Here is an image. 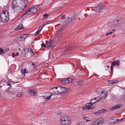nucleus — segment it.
Instances as JSON below:
<instances>
[{
    "label": "nucleus",
    "mask_w": 125,
    "mask_h": 125,
    "mask_svg": "<svg viewBox=\"0 0 125 125\" xmlns=\"http://www.w3.org/2000/svg\"><path fill=\"white\" fill-rule=\"evenodd\" d=\"M112 32L111 31H110L109 33V34H112Z\"/></svg>",
    "instance_id": "nucleus-55"
},
{
    "label": "nucleus",
    "mask_w": 125,
    "mask_h": 125,
    "mask_svg": "<svg viewBox=\"0 0 125 125\" xmlns=\"http://www.w3.org/2000/svg\"><path fill=\"white\" fill-rule=\"evenodd\" d=\"M106 9L105 6L102 5L100 8L98 10V12L100 13L105 11Z\"/></svg>",
    "instance_id": "nucleus-14"
},
{
    "label": "nucleus",
    "mask_w": 125,
    "mask_h": 125,
    "mask_svg": "<svg viewBox=\"0 0 125 125\" xmlns=\"http://www.w3.org/2000/svg\"><path fill=\"white\" fill-rule=\"evenodd\" d=\"M109 33H107L106 34V36H108L109 35Z\"/></svg>",
    "instance_id": "nucleus-57"
},
{
    "label": "nucleus",
    "mask_w": 125,
    "mask_h": 125,
    "mask_svg": "<svg viewBox=\"0 0 125 125\" xmlns=\"http://www.w3.org/2000/svg\"><path fill=\"white\" fill-rule=\"evenodd\" d=\"M104 119L103 118H99L93 122L91 125H101L104 122Z\"/></svg>",
    "instance_id": "nucleus-5"
},
{
    "label": "nucleus",
    "mask_w": 125,
    "mask_h": 125,
    "mask_svg": "<svg viewBox=\"0 0 125 125\" xmlns=\"http://www.w3.org/2000/svg\"><path fill=\"white\" fill-rule=\"evenodd\" d=\"M6 51H8L9 50L8 49H6Z\"/></svg>",
    "instance_id": "nucleus-58"
},
{
    "label": "nucleus",
    "mask_w": 125,
    "mask_h": 125,
    "mask_svg": "<svg viewBox=\"0 0 125 125\" xmlns=\"http://www.w3.org/2000/svg\"><path fill=\"white\" fill-rule=\"evenodd\" d=\"M42 29V28L41 26H40L39 27V31H40Z\"/></svg>",
    "instance_id": "nucleus-47"
},
{
    "label": "nucleus",
    "mask_w": 125,
    "mask_h": 125,
    "mask_svg": "<svg viewBox=\"0 0 125 125\" xmlns=\"http://www.w3.org/2000/svg\"><path fill=\"white\" fill-rule=\"evenodd\" d=\"M112 81L110 80H109L107 82V83H108V84L109 85H110L111 84H112Z\"/></svg>",
    "instance_id": "nucleus-31"
},
{
    "label": "nucleus",
    "mask_w": 125,
    "mask_h": 125,
    "mask_svg": "<svg viewBox=\"0 0 125 125\" xmlns=\"http://www.w3.org/2000/svg\"><path fill=\"white\" fill-rule=\"evenodd\" d=\"M83 119H86H86H87L88 118L87 117H86V116H84L83 117Z\"/></svg>",
    "instance_id": "nucleus-48"
},
{
    "label": "nucleus",
    "mask_w": 125,
    "mask_h": 125,
    "mask_svg": "<svg viewBox=\"0 0 125 125\" xmlns=\"http://www.w3.org/2000/svg\"><path fill=\"white\" fill-rule=\"evenodd\" d=\"M10 92H8V93H9V94H10Z\"/></svg>",
    "instance_id": "nucleus-60"
},
{
    "label": "nucleus",
    "mask_w": 125,
    "mask_h": 125,
    "mask_svg": "<svg viewBox=\"0 0 125 125\" xmlns=\"http://www.w3.org/2000/svg\"><path fill=\"white\" fill-rule=\"evenodd\" d=\"M65 15L64 14H62V16L61 17V19L62 20H63V19H65Z\"/></svg>",
    "instance_id": "nucleus-37"
},
{
    "label": "nucleus",
    "mask_w": 125,
    "mask_h": 125,
    "mask_svg": "<svg viewBox=\"0 0 125 125\" xmlns=\"http://www.w3.org/2000/svg\"><path fill=\"white\" fill-rule=\"evenodd\" d=\"M44 26H45V25H44V24H43V25H42V27H44Z\"/></svg>",
    "instance_id": "nucleus-61"
},
{
    "label": "nucleus",
    "mask_w": 125,
    "mask_h": 125,
    "mask_svg": "<svg viewBox=\"0 0 125 125\" xmlns=\"http://www.w3.org/2000/svg\"><path fill=\"white\" fill-rule=\"evenodd\" d=\"M86 122H88V121H90V120H89L88 119H86Z\"/></svg>",
    "instance_id": "nucleus-56"
},
{
    "label": "nucleus",
    "mask_w": 125,
    "mask_h": 125,
    "mask_svg": "<svg viewBox=\"0 0 125 125\" xmlns=\"http://www.w3.org/2000/svg\"><path fill=\"white\" fill-rule=\"evenodd\" d=\"M41 46L42 47H44L45 48L46 47L47 48H48L47 47V45H46L44 43H42L41 44Z\"/></svg>",
    "instance_id": "nucleus-36"
},
{
    "label": "nucleus",
    "mask_w": 125,
    "mask_h": 125,
    "mask_svg": "<svg viewBox=\"0 0 125 125\" xmlns=\"http://www.w3.org/2000/svg\"><path fill=\"white\" fill-rule=\"evenodd\" d=\"M122 104H117L115 106H113L112 108H111L110 109L111 110H113L115 109L119 108L122 107Z\"/></svg>",
    "instance_id": "nucleus-15"
},
{
    "label": "nucleus",
    "mask_w": 125,
    "mask_h": 125,
    "mask_svg": "<svg viewBox=\"0 0 125 125\" xmlns=\"http://www.w3.org/2000/svg\"><path fill=\"white\" fill-rule=\"evenodd\" d=\"M7 85L8 86H11V84L10 82H8Z\"/></svg>",
    "instance_id": "nucleus-50"
},
{
    "label": "nucleus",
    "mask_w": 125,
    "mask_h": 125,
    "mask_svg": "<svg viewBox=\"0 0 125 125\" xmlns=\"http://www.w3.org/2000/svg\"><path fill=\"white\" fill-rule=\"evenodd\" d=\"M43 15L45 17V18H44V19H45L48 16V14L46 13L44 14Z\"/></svg>",
    "instance_id": "nucleus-40"
},
{
    "label": "nucleus",
    "mask_w": 125,
    "mask_h": 125,
    "mask_svg": "<svg viewBox=\"0 0 125 125\" xmlns=\"http://www.w3.org/2000/svg\"><path fill=\"white\" fill-rule=\"evenodd\" d=\"M122 119H117L116 120V122H115V123H116L117 122H118V121H120L121 120H122Z\"/></svg>",
    "instance_id": "nucleus-43"
},
{
    "label": "nucleus",
    "mask_w": 125,
    "mask_h": 125,
    "mask_svg": "<svg viewBox=\"0 0 125 125\" xmlns=\"http://www.w3.org/2000/svg\"><path fill=\"white\" fill-rule=\"evenodd\" d=\"M89 108H90V109H93V107L92 106H89Z\"/></svg>",
    "instance_id": "nucleus-52"
},
{
    "label": "nucleus",
    "mask_w": 125,
    "mask_h": 125,
    "mask_svg": "<svg viewBox=\"0 0 125 125\" xmlns=\"http://www.w3.org/2000/svg\"><path fill=\"white\" fill-rule=\"evenodd\" d=\"M71 50H70V49L69 48V49H67L66 50V51H65V53L64 54H66L68 53H69V52Z\"/></svg>",
    "instance_id": "nucleus-29"
},
{
    "label": "nucleus",
    "mask_w": 125,
    "mask_h": 125,
    "mask_svg": "<svg viewBox=\"0 0 125 125\" xmlns=\"http://www.w3.org/2000/svg\"><path fill=\"white\" fill-rule=\"evenodd\" d=\"M60 24H58V25H60Z\"/></svg>",
    "instance_id": "nucleus-63"
},
{
    "label": "nucleus",
    "mask_w": 125,
    "mask_h": 125,
    "mask_svg": "<svg viewBox=\"0 0 125 125\" xmlns=\"http://www.w3.org/2000/svg\"><path fill=\"white\" fill-rule=\"evenodd\" d=\"M84 83V82L82 80H80L78 83L77 84L78 85H82Z\"/></svg>",
    "instance_id": "nucleus-22"
},
{
    "label": "nucleus",
    "mask_w": 125,
    "mask_h": 125,
    "mask_svg": "<svg viewBox=\"0 0 125 125\" xmlns=\"http://www.w3.org/2000/svg\"><path fill=\"white\" fill-rule=\"evenodd\" d=\"M116 118L115 116L109 118L108 120V123L110 124H112L115 123Z\"/></svg>",
    "instance_id": "nucleus-11"
},
{
    "label": "nucleus",
    "mask_w": 125,
    "mask_h": 125,
    "mask_svg": "<svg viewBox=\"0 0 125 125\" xmlns=\"http://www.w3.org/2000/svg\"><path fill=\"white\" fill-rule=\"evenodd\" d=\"M64 31V29H61L58 30L57 32H55L54 33V35L56 37H59L60 36L62 33Z\"/></svg>",
    "instance_id": "nucleus-10"
},
{
    "label": "nucleus",
    "mask_w": 125,
    "mask_h": 125,
    "mask_svg": "<svg viewBox=\"0 0 125 125\" xmlns=\"http://www.w3.org/2000/svg\"><path fill=\"white\" fill-rule=\"evenodd\" d=\"M32 51V49L31 48H25L23 49L22 52V54L23 56H26V54L29 51Z\"/></svg>",
    "instance_id": "nucleus-9"
},
{
    "label": "nucleus",
    "mask_w": 125,
    "mask_h": 125,
    "mask_svg": "<svg viewBox=\"0 0 125 125\" xmlns=\"http://www.w3.org/2000/svg\"><path fill=\"white\" fill-rule=\"evenodd\" d=\"M75 17V15L74 14H72L68 17L66 22H64L63 24L62 23H61V25L65 26L70 24L73 21Z\"/></svg>",
    "instance_id": "nucleus-3"
},
{
    "label": "nucleus",
    "mask_w": 125,
    "mask_h": 125,
    "mask_svg": "<svg viewBox=\"0 0 125 125\" xmlns=\"http://www.w3.org/2000/svg\"><path fill=\"white\" fill-rule=\"evenodd\" d=\"M100 111H101L100 110L97 111L95 113V114L97 115H98L100 114Z\"/></svg>",
    "instance_id": "nucleus-34"
},
{
    "label": "nucleus",
    "mask_w": 125,
    "mask_h": 125,
    "mask_svg": "<svg viewBox=\"0 0 125 125\" xmlns=\"http://www.w3.org/2000/svg\"><path fill=\"white\" fill-rule=\"evenodd\" d=\"M13 93H12V94H13Z\"/></svg>",
    "instance_id": "nucleus-64"
},
{
    "label": "nucleus",
    "mask_w": 125,
    "mask_h": 125,
    "mask_svg": "<svg viewBox=\"0 0 125 125\" xmlns=\"http://www.w3.org/2000/svg\"><path fill=\"white\" fill-rule=\"evenodd\" d=\"M72 81V79L70 78H64L62 80V82L64 83H69Z\"/></svg>",
    "instance_id": "nucleus-12"
},
{
    "label": "nucleus",
    "mask_w": 125,
    "mask_h": 125,
    "mask_svg": "<svg viewBox=\"0 0 125 125\" xmlns=\"http://www.w3.org/2000/svg\"><path fill=\"white\" fill-rule=\"evenodd\" d=\"M100 110V111H102V112H103V113L105 112L106 111V110H105V109H103L102 110Z\"/></svg>",
    "instance_id": "nucleus-44"
},
{
    "label": "nucleus",
    "mask_w": 125,
    "mask_h": 125,
    "mask_svg": "<svg viewBox=\"0 0 125 125\" xmlns=\"http://www.w3.org/2000/svg\"><path fill=\"white\" fill-rule=\"evenodd\" d=\"M90 101L92 102H91L92 103H93V104L94 103H95L97 101H96V100L94 98L91 99Z\"/></svg>",
    "instance_id": "nucleus-28"
},
{
    "label": "nucleus",
    "mask_w": 125,
    "mask_h": 125,
    "mask_svg": "<svg viewBox=\"0 0 125 125\" xmlns=\"http://www.w3.org/2000/svg\"><path fill=\"white\" fill-rule=\"evenodd\" d=\"M11 7L13 10L17 12L21 11V6L19 3H18L16 0H13L12 4Z\"/></svg>",
    "instance_id": "nucleus-1"
},
{
    "label": "nucleus",
    "mask_w": 125,
    "mask_h": 125,
    "mask_svg": "<svg viewBox=\"0 0 125 125\" xmlns=\"http://www.w3.org/2000/svg\"><path fill=\"white\" fill-rule=\"evenodd\" d=\"M90 110L89 108V106H87L86 110Z\"/></svg>",
    "instance_id": "nucleus-45"
},
{
    "label": "nucleus",
    "mask_w": 125,
    "mask_h": 125,
    "mask_svg": "<svg viewBox=\"0 0 125 125\" xmlns=\"http://www.w3.org/2000/svg\"><path fill=\"white\" fill-rule=\"evenodd\" d=\"M23 4L22 5V7H24V8H25L27 6L28 4V0H22Z\"/></svg>",
    "instance_id": "nucleus-19"
},
{
    "label": "nucleus",
    "mask_w": 125,
    "mask_h": 125,
    "mask_svg": "<svg viewBox=\"0 0 125 125\" xmlns=\"http://www.w3.org/2000/svg\"><path fill=\"white\" fill-rule=\"evenodd\" d=\"M24 28V27L23 25L21 24H20L17 27V28L15 29V30L16 31H18Z\"/></svg>",
    "instance_id": "nucleus-17"
},
{
    "label": "nucleus",
    "mask_w": 125,
    "mask_h": 125,
    "mask_svg": "<svg viewBox=\"0 0 125 125\" xmlns=\"http://www.w3.org/2000/svg\"><path fill=\"white\" fill-rule=\"evenodd\" d=\"M40 31H39V30H38L35 33V36H36L40 32Z\"/></svg>",
    "instance_id": "nucleus-39"
},
{
    "label": "nucleus",
    "mask_w": 125,
    "mask_h": 125,
    "mask_svg": "<svg viewBox=\"0 0 125 125\" xmlns=\"http://www.w3.org/2000/svg\"><path fill=\"white\" fill-rule=\"evenodd\" d=\"M109 64H111L110 68L111 71H112L113 70V66H115V65L118 66L120 64V63L119 60H117L115 61L114 63L111 62H110L108 63L107 66H106L107 68L109 67Z\"/></svg>",
    "instance_id": "nucleus-4"
},
{
    "label": "nucleus",
    "mask_w": 125,
    "mask_h": 125,
    "mask_svg": "<svg viewBox=\"0 0 125 125\" xmlns=\"http://www.w3.org/2000/svg\"><path fill=\"white\" fill-rule=\"evenodd\" d=\"M30 53H31L32 55H35V53H34L33 52L32 50V51H30Z\"/></svg>",
    "instance_id": "nucleus-42"
},
{
    "label": "nucleus",
    "mask_w": 125,
    "mask_h": 125,
    "mask_svg": "<svg viewBox=\"0 0 125 125\" xmlns=\"http://www.w3.org/2000/svg\"><path fill=\"white\" fill-rule=\"evenodd\" d=\"M51 41V42H52V43H51V48H53L55 46L54 43L52 40L51 41Z\"/></svg>",
    "instance_id": "nucleus-23"
},
{
    "label": "nucleus",
    "mask_w": 125,
    "mask_h": 125,
    "mask_svg": "<svg viewBox=\"0 0 125 125\" xmlns=\"http://www.w3.org/2000/svg\"><path fill=\"white\" fill-rule=\"evenodd\" d=\"M118 82V81H112V84H115Z\"/></svg>",
    "instance_id": "nucleus-35"
},
{
    "label": "nucleus",
    "mask_w": 125,
    "mask_h": 125,
    "mask_svg": "<svg viewBox=\"0 0 125 125\" xmlns=\"http://www.w3.org/2000/svg\"><path fill=\"white\" fill-rule=\"evenodd\" d=\"M107 93L105 91H102L101 93L100 97L102 99L105 98L107 96Z\"/></svg>",
    "instance_id": "nucleus-13"
},
{
    "label": "nucleus",
    "mask_w": 125,
    "mask_h": 125,
    "mask_svg": "<svg viewBox=\"0 0 125 125\" xmlns=\"http://www.w3.org/2000/svg\"><path fill=\"white\" fill-rule=\"evenodd\" d=\"M29 94L33 96H34L36 95L34 91L32 89H29L28 91Z\"/></svg>",
    "instance_id": "nucleus-18"
},
{
    "label": "nucleus",
    "mask_w": 125,
    "mask_h": 125,
    "mask_svg": "<svg viewBox=\"0 0 125 125\" xmlns=\"http://www.w3.org/2000/svg\"><path fill=\"white\" fill-rule=\"evenodd\" d=\"M12 56L13 57H14L15 56L14 53H13L12 54Z\"/></svg>",
    "instance_id": "nucleus-49"
},
{
    "label": "nucleus",
    "mask_w": 125,
    "mask_h": 125,
    "mask_svg": "<svg viewBox=\"0 0 125 125\" xmlns=\"http://www.w3.org/2000/svg\"><path fill=\"white\" fill-rule=\"evenodd\" d=\"M5 52V51L4 50L2 49L1 48H0V54H3Z\"/></svg>",
    "instance_id": "nucleus-26"
},
{
    "label": "nucleus",
    "mask_w": 125,
    "mask_h": 125,
    "mask_svg": "<svg viewBox=\"0 0 125 125\" xmlns=\"http://www.w3.org/2000/svg\"><path fill=\"white\" fill-rule=\"evenodd\" d=\"M54 92L53 93L54 95H55L56 94H58V91L57 88H56V87L54 88Z\"/></svg>",
    "instance_id": "nucleus-21"
},
{
    "label": "nucleus",
    "mask_w": 125,
    "mask_h": 125,
    "mask_svg": "<svg viewBox=\"0 0 125 125\" xmlns=\"http://www.w3.org/2000/svg\"><path fill=\"white\" fill-rule=\"evenodd\" d=\"M61 113V111L59 110L57 112V113L58 114H60Z\"/></svg>",
    "instance_id": "nucleus-46"
},
{
    "label": "nucleus",
    "mask_w": 125,
    "mask_h": 125,
    "mask_svg": "<svg viewBox=\"0 0 125 125\" xmlns=\"http://www.w3.org/2000/svg\"><path fill=\"white\" fill-rule=\"evenodd\" d=\"M23 73H27V72H26V69H25L24 70Z\"/></svg>",
    "instance_id": "nucleus-51"
},
{
    "label": "nucleus",
    "mask_w": 125,
    "mask_h": 125,
    "mask_svg": "<svg viewBox=\"0 0 125 125\" xmlns=\"http://www.w3.org/2000/svg\"><path fill=\"white\" fill-rule=\"evenodd\" d=\"M19 54V53H18V52H17L16 53V54H15V56H18V55Z\"/></svg>",
    "instance_id": "nucleus-53"
},
{
    "label": "nucleus",
    "mask_w": 125,
    "mask_h": 125,
    "mask_svg": "<svg viewBox=\"0 0 125 125\" xmlns=\"http://www.w3.org/2000/svg\"><path fill=\"white\" fill-rule=\"evenodd\" d=\"M32 65H35V62H33L32 64Z\"/></svg>",
    "instance_id": "nucleus-54"
},
{
    "label": "nucleus",
    "mask_w": 125,
    "mask_h": 125,
    "mask_svg": "<svg viewBox=\"0 0 125 125\" xmlns=\"http://www.w3.org/2000/svg\"><path fill=\"white\" fill-rule=\"evenodd\" d=\"M27 14L28 15H29L28 13L27 12V11H26L25 13H24L22 16V17L23 16H24L25 15Z\"/></svg>",
    "instance_id": "nucleus-38"
},
{
    "label": "nucleus",
    "mask_w": 125,
    "mask_h": 125,
    "mask_svg": "<svg viewBox=\"0 0 125 125\" xmlns=\"http://www.w3.org/2000/svg\"><path fill=\"white\" fill-rule=\"evenodd\" d=\"M9 12L8 10L3 11L1 13L0 15V19L3 22H5L9 20Z\"/></svg>",
    "instance_id": "nucleus-2"
},
{
    "label": "nucleus",
    "mask_w": 125,
    "mask_h": 125,
    "mask_svg": "<svg viewBox=\"0 0 125 125\" xmlns=\"http://www.w3.org/2000/svg\"><path fill=\"white\" fill-rule=\"evenodd\" d=\"M51 96L52 95L51 94L49 96L46 98V101H48L50 100L51 99Z\"/></svg>",
    "instance_id": "nucleus-33"
},
{
    "label": "nucleus",
    "mask_w": 125,
    "mask_h": 125,
    "mask_svg": "<svg viewBox=\"0 0 125 125\" xmlns=\"http://www.w3.org/2000/svg\"><path fill=\"white\" fill-rule=\"evenodd\" d=\"M80 125V124H79L78 125Z\"/></svg>",
    "instance_id": "nucleus-62"
},
{
    "label": "nucleus",
    "mask_w": 125,
    "mask_h": 125,
    "mask_svg": "<svg viewBox=\"0 0 125 125\" xmlns=\"http://www.w3.org/2000/svg\"><path fill=\"white\" fill-rule=\"evenodd\" d=\"M50 93H51V94H52L53 95H54V94H53V93H54V88H52V89H51L50 90Z\"/></svg>",
    "instance_id": "nucleus-25"
},
{
    "label": "nucleus",
    "mask_w": 125,
    "mask_h": 125,
    "mask_svg": "<svg viewBox=\"0 0 125 125\" xmlns=\"http://www.w3.org/2000/svg\"><path fill=\"white\" fill-rule=\"evenodd\" d=\"M52 43L51 41H50L47 44V48L50 47L51 48V43Z\"/></svg>",
    "instance_id": "nucleus-27"
},
{
    "label": "nucleus",
    "mask_w": 125,
    "mask_h": 125,
    "mask_svg": "<svg viewBox=\"0 0 125 125\" xmlns=\"http://www.w3.org/2000/svg\"><path fill=\"white\" fill-rule=\"evenodd\" d=\"M100 113H103V112H102V111H100Z\"/></svg>",
    "instance_id": "nucleus-59"
},
{
    "label": "nucleus",
    "mask_w": 125,
    "mask_h": 125,
    "mask_svg": "<svg viewBox=\"0 0 125 125\" xmlns=\"http://www.w3.org/2000/svg\"><path fill=\"white\" fill-rule=\"evenodd\" d=\"M93 103H92L91 102V103H87L86 105L87 106H90L91 105H93Z\"/></svg>",
    "instance_id": "nucleus-32"
},
{
    "label": "nucleus",
    "mask_w": 125,
    "mask_h": 125,
    "mask_svg": "<svg viewBox=\"0 0 125 125\" xmlns=\"http://www.w3.org/2000/svg\"><path fill=\"white\" fill-rule=\"evenodd\" d=\"M112 23V24L111 23H110L109 24V25L110 26H114V25H117L118 23V21L116 20H114V21H113L111 22Z\"/></svg>",
    "instance_id": "nucleus-16"
},
{
    "label": "nucleus",
    "mask_w": 125,
    "mask_h": 125,
    "mask_svg": "<svg viewBox=\"0 0 125 125\" xmlns=\"http://www.w3.org/2000/svg\"><path fill=\"white\" fill-rule=\"evenodd\" d=\"M57 88L59 94H62L67 92V90L66 88L62 87H56Z\"/></svg>",
    "instance_id": "nucleus-6"
},
{
    "label": "nucleus",
    "mask_w": 125,
    "mask_h": 125,
    "mask_svg": "<svg viewBox=\"0 0 125 125\" xmlns=\"http://www.w3.org/2000/svg\"><path fill=\"white\" fill-rule=\"evenodd\" d=\"M95 100H96V101H99L101 99H102L101 98L100 96H99L98 97H97L96 98H94Z\"/></svg>",
    "instance_id": "nucleus-30"
},
{
    "label": "nucleus",
    "mask_w": 125,
    "mask_h": 125,
    "mask_svg": "<svg viewBox=\"0 0 125 125\" xmlns=\"http://www.w3.org/2000/svg\"><path fill=\"white\" fill-rule=\"evenodd\" d=\"M68 117L67 116L61 117V123L62 124L65 125L68 124L70 121L68 120Z\"/></svg>",
    "instance_id": "nucleus-7"
},
{
    "label": "nucleus",
    "mask_w": 125,
    "mask_h": 125,
    "mask_svg": "<svg viewBox=\"0 0 125 125\" xmlns=\"http://www.w3.org/2000/svg\"><path fill=\"white\" fill-rule=\"evenodd\" d=\"M23 93L22 92L19 93L17 94V96L18 97H21L23 95Z\"/></svg>",
    "instance_id": "nucleus-24"
},
{
    "label": "nucleus",
    "mask_w": 125,
    "mask_h": 125,
    "mask_svg": "<svg viewBox=\"0 0 125 125\" xmlns=\"http://www.w3.org/2000/svg\"><path fill=\"white\" fill-rule=\"evenodd\" d=\"M37 11V10L36 8H34V7L29 8L27 12L28 13L29 15H31L32 14L35 13Z\"/></svg>",
    "instance_id": "nucleus-8"
},
{
    "label": "nucleus",
    "mask_w": 125,
    "mask_h": 125,
    "mask_svg": "<svg viewBox=\"0 0 125 125\" xmlns=\"http://www.w3.org/2000/svg\"><path fill=\"white\" fill-rule=\"evenodd\" d=\"M86 106H84L82 108V109L83 110L86 109Z\"/></svg>",
    "instance_id": "nucleus-41"
},
{
    "label": "nucleus",
    "mask_w": 125,
    "mask_h": 125,
    "mask_svg": "<svg viewBox=\"0 0 125 125\" xmlns=\"http://www.w3.org/2000/svg\"><path fill=\"white\" fill-rule=\"evenodd\" d=\"M27 34H23L20 37H17L15 38V41H17L18 39H21V38H26V37H27Z\"/></svg>",
    "instance_id": "nucleus-20"
}]
</instances>
